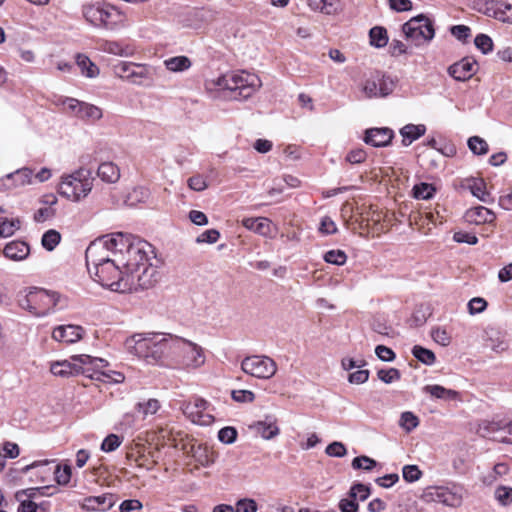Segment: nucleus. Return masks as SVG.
I'll list each match as a JSON object with an SVG mask.
<instances>
[{
  "instance_id": "61",
  "label": "nucleus",
  "mask_w": 512,
  "mask_h": 512,
  "mask_svg": "<svg viewBox=\"0 0 512 512\" xmlns=\"http://www.w3.org/2000/svg\"><path fill=\"white\" fill-rule=\"evenodd\" d=\"M326 454L331 457H344L347 453L346 447L341 442H332L326 447Z\"/></svg>"
},
{
  "instance_id": "19",
  "label": "nucleus",
  "mask_w": 512,
  "mask_h": 512,
  "mask_svg": "<svg viewBox=\"0 0 512 512\" xmlns=\"http://www.w3.org/2000/svg\"><path fill=\"white\" fill-rule=\"evenodd\" d=\"M109 363L106 360V364L103 366L89 365L90 372L86 373V376L100 382L104 383H122L125 380V376L123 373L114 371V370H104V368L108 367Z\"/></svg>"
},
{
  "instance_id": "21",
  "label": "nucleus",
  "mask_w": 512,
  "mask_h": 512,
  "mask_svg": "<svg viewBox=\"0 0 512 512\" xmlns=\"http://www.w3.org/2000/svg\"><path fill=\"white\" fill-rule=\"evenodd\" d=\"M251 428L266 440L276 437L280 432L277 421L272 416H267L264 420L257 421L251 426Z\"/></svg>"
},
{
  "instance_id": "2",
  "label": "nucleus",
  "mask_w": 512,
  "mask_h": 512,
  "mask_svg": "<svg viewBox=\"0 0 512 512\" xmlns=\"http://www.w3.org/2000/svg\"><path fill=\"white\" fill-rule=\"evenodd\" d=\"M173 335L161 333H136L125 341L127 351L148 364L170 361Z\"/></svg>"
},
{
  "instance_id": "29",
  "label": "nucleus",
  "mask_w": 512,
  "mask_h": 512,
  "mask_svg": "<svg viewBox=\"0 0 512 512\" xmlns=\"http://www.w3.org/2000/svg\"><path fill=\"white\" fill-rule=\"evenodd\" d=\"M103 116L102 109L96 105L82 102L77 118L85 121L95 122Z\"/></svg>"
},
{
  "instance_id": "13",
  "label": "nucleus",
  "mask_w": 512,
  "mask_h": 512,
  "mask_svg": "<svg viewBox=\"0 0 512 512\" xmlns=\"http://www.w3.org/2000/svg\"><path fill=\"white\" fill-rule=\"evenodd\" d=\"M394 88L395 82L391 77L377 74L365 81L363 92L368 98L386 97Z\"/></svg>"
},
{
  "instance_id": "12",
  "label": "nucleus",
  "mask_w": 512,
  "mask_h": 512,
  "mask_svg": "<svg viewBox=\"0 0 512 512\" xmlns=\"http://www.w3.org/2000/svg\"><path fill=\"white\" fill-rule=\"evenodd\" d=\"M209 402L200 397H192L181 405L184 415L193 423L208 426L213 423L214 417L207 413Z\"/></svg>"
},
{
  "instance_id": "11",
  "label": "nucleus",
  "mask_w": 512,
  "mask_h": 512,
  "mask_svg": "<svg viewBox=\"0 0 512 512\" xmlns=\"http://www.w3.org/2000/svg\"><path fill=\"white\" fill-rule=\"evenodd\" d=\"M114 71L118 77L136 85H144L147 80L152 79V67L145 64L123 61L114 66Z\"/></svg>"
},
{
  "instance_id": "35",
  "label": "nucleus",
  "mask_w": 512,
  "mask_h": 512,
  "mask_svg": "<svg viewBox=\"0 0 512 512\" xmlns=\"http://www.w3.org/2000/svg\"><path fill=\"white\" fill-rule=\"evenodd\" d=\"M370 44L377 48H382L388 43L387 31L385 28L375 26L369 32Z\"/></svg>"
},
{
  "instance_id": "37",
  "label": "nucleus",
  "mask_w": 512,
  "mask_h": 512,
  "mask_svg": "<svg viewBox=\"0 0 512 512\" xmlns=\"http://www.w3.org/2000/svg\"><path fill=\"white\" fill-rule=\"evenodd\" d=\"M101 49L104 52L118 55V56H130L132 54V50L126 46L123 47L119 42L116 41H104L101 44Z\"/></svg>"
},
{
  "instance_id": "1",
  "label": "nucleus",
  "mask_w": 512,
  "mask_h": 512,
  "mask_svg": "<svg viewBox=\"0 0 512 512\" xmlns=\"http://www.w3.org/2000/svg\"><path fill=\"white\" fill-rule=\"evenodd\" d=\"M154 247L128 233H111L92 241L85 259L93 279L112 291L125 293L153 287L159 278Z\"/></svg>"
},
{
  "instance_id": "7",
  "label": "nucleus",
  "mask_w": 512,
  "mask_h": 512,
  "mask_svg": "<svg viewBox=\"0 0 512 512\" xmlns=\"http://www.w3.org/2000/svg\"><path fill=\"white\" fill-rule=\"evenodd\" d=\"M106 360L103 358L92 357L87 354L73 355L68 360L56 361L51 364L50 371L53 375L59 377H70L75 375H85L90 372L89 365L103 366Z\"/></svg>"
},
{
  "instance_id": "55",
  "label": "nucleus",
  "mask_w": 512,
  "mask_h": 512,
  "mask_svg": "<svg viewBox=\"0 0 512 512\" xmlns=\"http://www.w3.org/2000/svg\"><path fill=\"white\" fill-rule=\"evenodd\" d=\"M402 475L407 482H415L420 479L422 472L416 465H405L402 469Z\"/></svg>"
},
{
  "instance_id": "52",
  "label": "nucleus",
  "mask_w": 512,
  "mask_h": 512,
  "mask_svg": "<svg viewBox=\"0 0 512 512\" xmlns=\"http://www.w3.org/2000/svg\"><path fill=\"white\" fill-rule=\"evenodd\" d=\"M20 221L14 219L0 218V230L3 232L4 237H9L14 234V232L19 229Z\"/></svg>"
},
{
  "instance_id": "31",
  "label": "nucleus",
  "mask_w": 512,
  "mask_h": 512,
  "mask_svg": "<svg viewBox=\"0 0 512 512\" xmlns=\"http://www.w3.org/2000/svg\"><path fill=\"white\" fill-rule=\"evenodd\" d=\"M8 174L12 175L11 182L15 184V188L32 183L33 171L30 168L23 167Z\"/></svg>"
},
{
  "instance_id": "38",
  "label": "nucleus",
  "mask_w": 512,
  "mask_h": 512,
  "mask_svg": "<svg viewBox=\"0 0 512 512\" xmlns=\"http://www.w3.org/2000/svg\"><path fill=\"white\" fill-rule=\"evenodd\" d=\"M33 489H27V490H20L17 491L15 494V497L18 501H20V504L18 506V512H36L37 511V505L31 501V500H22L23 496L28 495L31 497L33 495L32 493Z\"/></svg>"
},
{
  "instance_id": "47",
  "label": "nucleus",
  "mask_w": 512,
  "mask_h": 512,
  "mask_svg": "<svg viewBox=\"0 0 512 512\" xmlns=\"http://www.w3.org/2000/svg\"><path fill=\"white\" fill-rule=\"evenodd\" d=\"M136 408L144 417H146L148 415L155 414L160 408V403L157 399H149L143 403L139 402L136 405Z\"/></svg>"
},
{
  "instance_id": "20",
  "label": "nucleus",
  "mask_w": 512,
  "mask_h": 512,
  "mask_svg": "<svg viewBox=\"0 0 512 512\" xmlns=\"http://www.w3.org/2000/svg\"><path fill=\"white\" fill-rule=\"evenodd\" d=\"M485 13L495 19L512 24V5L504 4L494 0L486 2Z\"/></svg>"
},
{
  "instance_id": "18",
  "label": "nucleus",
  "mask_w": 512,
  "mask_h": 512,
  "mask_svg": "<svg viewBox=\"0 0 512 512\" xmlns=\"http://www.w3.org/2000/svg\"><path fill=\"white\" fill-rule=\"evenodd\" d=\"M101 18H103V22L100 27L109 30L116 29L126 21V16L118 8L106 3L101 5Z\"/></svg>"
},
{
  "instance_id": "33",
  "label": "nucleus",
  "mask_w": 512,
  "mask_h": 512,
  "mask_svg": "<svg viewBox=\"0 0 512 512\" xmlns=\"http://www.w3.org/2000/svg\"><path fill=\"white\" fill-rule=\"evenodd\" d=\"M423 390L437 399H455L458 395L455 390L447 389L441 385H426Z\"/></svg>"
},
{
  "instance_id": "17",
  "label": "nucleus",
  "mask_w": 512,
  "mask_h": 512,
  "mask_svg": "<svg viewBox=\"0 0 512 512\" xmlns=\"http://www.w3.org/2000/svg\"><path fill=\"white\" fill-rule=\"evenodd\" d=\"M84 334V329L78 325H60L52 332V338L55 341L66 344H73L79 341Z\"/></svg>"
},
{
  "instance_id": "32",
  "label": "nucleus",
  "mask_w": 512,
  "mask_h": 512,
  "mask_svg": "<svg viewBox=\"0 0 512 512\" xmlns=\"http://www.w3.org/2000/svg\"><path fill=\"white\" fill-rule=\"evenodd\" d=\"M76 63L81 69V73L89 78H94L99 74L98 67L86 55L78 54Z\"/></svg>"
},
{
  "instance_id": "24",
  "label": "nucleus",
  "mask_w": 512,
  "mask_h": 512,
  "mask_svg": "<svg viewBox=\"0 0 512 512\" xmlns=\"http://www.w3.org/2000/svg\"><path fill=\"white\" fill-rule=\"evenodd\" d=\"M506 423L503 421H483L479 425V433L483 437H489L497 441L495 437H505L502 433L507 431Z\"/></svg>"
},
{
  "instance_id": "22",
  "label": "nucleus",
  "mask_w": 512,
  "mask_h": 512,
  "mask_svg": "<svg viewBox=\"0 0 512 512\" xmlns=\"http://www.w3.org/2000/svg\"><path fill=\"white\" fill-rule=\"evenodd\" d=\"M465 218L470 223L480 225L484 223H492L496 219V215L493 211L484 206H477L467 210Z\"/></svg>"
},
{
  "instance_id": "40",
  "label": "nucleus",
  "mask_w": 512,
  "mask_h": 512,
  "mask_svg": "<svg viewBox=\"0 0 512 512\" xmlns=\"http://www.w3.org/2000/svg\"><path fill=\"white\" fill-rule=\"evenodd\" d=\"M150 197V190L143 186L135 187L127 196L131 204L145 203Z\"/></svg>"
},
{
  "instance_id": "10",
  "label": "nucleus",
  "mask_w": 512,
  "mask_h": 512,
  "mask_svg": "<svg viewBox=\"0 0 512 512\" xmlns=\"http://www.w3.org/2000/svg\"><path fill=\"white\" fill-rule=\"evenodd\" d=\"M241 369L250 376L259 379H269L275 375L277 365L275 361L268 356L252 355L242 360Z\"/></svg>"
},
{
  "instance_id": "62",
  "label": "nucleus",
  "mask_w": 512,
  "mask_h": 512,
  "mask_svg": "<svg viewBox=\"0 0 512 512\" xmlns=\"http://www.w3.org/2000/svg\"><path fill=\"white\" fill-rule=\"evenodd\" d=\"M375 354L377 357L384 362H392L396 358L395 352L384 345H378L375 348Z\"/></svg>"
},
{
  "instance_id": "23",
  "label": "nucleus",
  "mask_w": 512,
  "mask_h": 512,
  "mask_svg": "<svg viewBox=\"0 0 512 512\" xmlns=\"http://www.w3.org/2000/svg\"><path fill=\"white\" fill-rule=\"evenodd\" d=\"M30 253L29 245L24 241H11L3 249L6 258L13 261H21L27 258Z\"/></svg>"
},
{
  "instance_id": "48",
  "label": "nucleus",
  "mask_w": 512,
  "mask_h": 512,
  "mask_svg": "<svg viewBox=\"0 0 512 512\" xmlns=\"http://www.w3.org/2000/svg\"><path fill=\"white\" fill-rule=\"evenodd\" d=\"M377 376L386 384H391L401 378L400 371L396 368L380 369L377 372Z\"/></svg>"
},
{
  "instance_id": "36",
  "label": "nucleus",
  "mask_w": 512,
  "mask_h": 512,
  "mask_svg": "<svg viewBox=\"0 0 512 512\" xmlns=\"http://www.w3.org/2000/svg\"><path fill=\"white\" fill-rule=\"evenodd\" d=\"M412 355L425 365H433L436 361L434 352L420 345H415L412 348Z\"/></svg>"
},
{
  "instance_id": "54",
  "label": "nucleus",
  "mask_w": 512,
  "mask_h": 512,
  "mask_svg": "<svg viewBox=\"0 0 512 512\" xmlns=\"http://www.w3.org/2000/svg\"><path fill=\"white\" fill-rule=\"evenodd\" d=\"M413 191L415 198L427 200L433 196L435 189L430 184L421 183L415 185Z\"/></svg>"
},
{
  "instance_id": "15",
  "label": "nucleus",
  "mask_w": 512,
  "mask_h": 512,
  "mask_svg": "<svg viewBox=\"0 0 512 512\" xmlns=\"http://www.w3.org/2000/svg\"><path fill=\"white\" fill-rule=\"evenodd\" d=\"M477 70V62L465 57L448 68V74L457 81L469 80Z\"/></svg>"
},
{
  "instance_id": "27",
  "label": "nucleus",
  "mask_w": 512,
  "mask_h": 512,
  "mask_svg": "<svg viewBox=\"0 0 512 512\" xmlns=\"http://www.w3.org/2000/svg\"><path fill=\"white\" fill-rule=\"evenodd\" d=\"M468 188L472 195L478 198L480 201L484 203H492L493 198L491 194L486 191V183L481 178H472L469 180Z\"/></svg>"
},
{
  "instance_id": "3",
  "label": "nucleus",
  "mask_w": 512,
  "mask_h": 512,
  "mask_svg": "<svg viewBox=\"0 0 512 512\" xmlns=\"http://www.w3.org/2000/svg\"><path fill=\"white\" fill-rule=\"evenodd\" d=\"M19 306L36 317H44L67 307L66 298L42 288H31L18 295Z\"/></svg>"
},
{
  "instance_id": "64",
  "label": "nucleus",
  "mask_w": 512,
  "mask_h": 512,
  "mask_svg": "<svg viewBox=\"0 0 512 512\" xmlns=\"http://www.w3.org/2000/svg\"><path fill=\"white\" fill-rule=\"evenodd\" d=\"M339 510L341 512H358L359 503L353 498H344L339 501Z\"/></svg>"
},
{
  "instance_id": "8",
  "label": "nucleus",
  "mask_w": 512,
  "mask_h": 512,
  "mask_svg": "<svg viewBox=\"0 0 512 512\" xmlns=\"http://www.w3.org/2000/svg\"><path fill=\"white\" fill-rule=\"evenodd\" d=\"M466 491L457 483L446 486H430L423 493L426 502H436L451 508H458L462 505Z\"/></svg>"
},
{
  "instance_id": "42",
  "label": "nucleus",
  "mask_w": 512,
  "mask_h": 512,
  "mask_svg": "<svg viewBox=\"0 0 512 512\" xmlns=\"http://www.w3.org/2000/svg\"><path fill=\"white\" fill-rule=\"evenodd\" d=\"M467 144L471 152L475 155H485L489 150L487 142L479 136L470 137Z\"/></svg>"
},
{
  "instance_id": "39",
  "label": "nucleus",
  "mask_w": 512,
  "mask_h": 512,
  "mask_svg": "<svg viewBox=\"0 0 512 512\" xmlns=\"http://www.w3.org/2000/svg\"><path fill=\"white\" fill-rule=\"evenodd\" d=\"M494 498L501 506L512 504V487L500 485L494 491Z\"/></svg>"
},
{
  "instance_id": "46",
  "label": "nucleus",
  "mask_w": 512,
  "mask_h": 512,
  "mask_svg": "<svg viewBox=\"0 0 512 512\" xmlns=\"http://www.w3.org/2000/svg\"><path fill=\"white\" fill-rule=\"evenodd\" d=\"M370 495V488L362 483H355L349 490V497L354 500L364 501Z\"/></svg>"
},
{
  "instance_id": "45",
  "label": "nucleus",
  "mask_w": 512,
  "mask_h": 512,
  "mask_svg": "<svg viewBox=\"0 0 512 512\" xmlns=\"http://www.w3.org/2000/svg\"><path fill=\"white\" fill-rule=\"evenodd\" d=\"M351 466L355 470H365V471H371L377 466V462L365 455L355 457L352 460Z\"/></svg>"
},
{
  "instance_id": "49",
  "label": "nucleus",
  "mask_w": 512,
  "mask_h": 512,
  "mask_svg": "<svg viewBox=\"0 0 512 512\" xmlns=\"http://www.w3.org/2000/svg\"><path fill=\"white\" fill-rule=\"evenodd\" d=\"M431 337L437 344L444 347L451 343V335L446 329L441 327L433 328L431 330Z\"/></svg>"
},
{
  "instance_id": "28",
  "label": "nucleus",
  "mask_w": 512,
  "mask_h": 512,
  "mask_svg": "<svg viewBox=\"0 0 512 512\" xmlns=\"http://www.w3.org/2000/svg\"><path fill=\"white\" fill-rule=\"evenodd\" d=\"M242 225L260 235L266 236L270 232V221L264 217L244 218Z\"/></svg>"
},
{
  "instance_id": "53",
  "label": "nucleus",
  "mask_w": 512,
  "mask_h": 512,
  "mask_svg": "<svg viewBox=\"0 0 512 512\" xmlns=\"http://www.w3.org/2000/svg\"><path fill=\"white\" fill-rule=\"evenodd\" d=\"M54 475L55 480L59 485H66L71 479V467L69 465H64V467L61 468L60 465H56Z\"/></svg>"
},
{
  "instance_id": "63",
  "label": "nucleus",
  "mask_w": 512,
  "mask_h": 512,
  "mask_svg": "<svg viewBox=\"0 0 512 512\" xmlns=\"http://www.w3.org/2000/svg\"><path fill=\"white\" fill-rule=\"evenodd\" d=\"M235 512H256L257 504L253 499H241L236 503Z\"/></svg>"
},
{
  "instance_id": "41",
  "label": "nucleus",
  "mask_w": 512,
  "mask_h": 512,
  "mask_svg": "<svg viewBox=\"0 0 512 512\" xmlns=\"http://www.w3.org/2000/svg\"><path fill=\"white\" fill-rule=\"evenodd\" d=\"M60 240V233L54 229H50L43 234L41 243L46 250L52 251L59 244Z\"/></svg>"
},
{
  "instance_id": "60",
  "label": "nucleus",
  "mask_w": 512,
  "mask_h": 512,
  "mask_svg": "<svg viewBox=\"0 0 512 512\" xmlns=\"http://www.w3.org/2000/svg\"><path fill=\"white\" fill-rule=\"evenodd\" d=\"M367 158V153L362 148L353 149L346 155V161L350 164L363 163Z\"/></svg>"
},
{
  "instance_id": "25",
  "label": "nucleus",
  "mask_w": 512,
  "mask_h": 512,
  "mask_svg": "<svg viewBox=\"0 0 512 512\" xmlns=\"http://www.w3.org/2000/svg\"><path fill=\"white\" fill-rule=\"evenodd\" d=\"M426 132V126L423 124H407L400 129L402 136V145L407 147L414 141L422 137Z\"/></svg>"
},
{
  "instance_id": "44",
  "label": "nucleus",
  "mask_w": 512,
  "mask_h": 512,
  "mask_svg": "<svg viewBox=\"0 0 512 512\" xmlns=\"http://www.w3.org/2000/svg\"><path fill=\"white\" fill-rule=\"evenodd\" d=\"M509 472V466L506 463H497L493 470L484 477L483 482L487 485H491L493 482H495L498 477H502Z\"/></svg>"
},
{
  "instance_id": "30",
  "label": "nucleus",
  "mask_w": 512,
  "mask_h": 512,
  "mask_svg": "<svg viewBox=\"0 0 512 512\" xmlns=\"http://www.w3.org/2000/svg\"><path fill=\"white\" fill-rule=\"evenodd\" d=\"M101 3L84 5L82 14L84 18L93 26L100 27L103 18H101Z\"/></svg>"
},
{
  "instance_id": "5",
  "label": "nucleus",
  "mask_w": 512,
  "mask_h": 512,
  "mask_svg": "<svg viewBox=\"0 0 512 512\" xmlns=\"http://www.w3.org/2000/svg\"><path fill=\"white\" fill-rule=\"evenodd\" d=\"M93 180L92 171L81 167L71 174L62 175L58 193L70 201L79 202L91 192Z\"/></svg>"
},
{
  "instance_id": "6",
  "label": "nucleus",
  "mask_w": 512,
  "mask_h": 512,
  "mask_svg": "<svg viewBox=\"0 0 512 512\" xmlns=\"http://www.w3.org/2000/svg\"><path fill=\"white\" fill-rule=\"evenodd\" d=\"M170 362L184 368H198L205 363V355L196 343L173 335Z\"/></svg>"
},
{
  "instance_id": "56",
  "label": "nucleus",
  "mask_w": 512,
  "mask_h": 512,
  "mask_svg": "<svg viewBox=\"0 0 512 512\" xmlns=\"http://www.w3.org/2000/svg\"><path fill=\"white\" fill-rule=\"evenodd\" d=\"M237 437V430L234 427L227 426L219 430L218 439L225 444H232Z\"/></svg>"
},
{
  "instance_id": "9",
  "label": "nucleus",
  "mask_w": 512,
  "mask_h": 512,
  "mask_svg": "<svg viewBox=\"0 0 512 512\" xmlns=\"http://www.w3.org/2000/svg\"><path fill=\"white\" fill-rule=\"evenodd\" d=\"M402 31L406 39L417 46L420 45L422 41H431L435 35L432 21L423 14L413 17L404 23Z\"/></svg>"
},
{
  "instance_id": "26",
  "label": "nucleus",
  "mask_w": 512,
  "mask_h": 512,
  "mask_svg": "<svg viewBox=\"0 0 512 512\" xmlns=\"http://www.w3.org/2000/svg\"><path fill=\"white\" fill-rule=\"evenodd\" d=\"M97 176L103 182L113 184L120 179V169L113 162H103L97 169Z\"/></svg>"
},
{
  "instance_id": "59",
  "label": "nucleus",
  "mask_w": 512,
  "mask_h": 512,
  "mask_svg": "<svg viewBox=\"0 0 512 512\" xmlns=\"http://www.w3.org/2000/svg\"><path fill=\"white\" fill-rule=\"evenodd\" d=\"M231 397L238 403H251L255 399V394L250 390H233Z\"/></svg>"
},
{
  "instance_id": "58",
  "label": "nucleus",
  "mask_w": 512,
  "mask_h": 512,
  "mask_svg": "<svg viewBox=\"0 0 512 512\" xmlns=\"http://www.w3.org/2000/svg\"><path fill=\"white\" fill-rule=\"evenodd\" d=\"M60 102L67 112L77 117L83 101L77 100L75 98L65 97L61 99Z\"/></svg>"
},
{
  "instance_id": "34",
  "label": "nucleus",
  "mask_w": 512,
  "mask_h": 512,
  "mask_svg": "<svg viewBox=\"0 0 512 512\" xmlns=\"http://www.w3.org/2000/svg\"><path fill=\"white\" fill-rule=\"evenodd\" d=\"M166 68L172 72H181L191 67V61L186 56L171 57L164 62Z\"/></svg>"
},
{
  "instance_id": "51",
  "label": "nucleus",
  "mask_w": 512,
  "mask_h": 512,
  "mask_svg": "<svg viewBox=\"0 0 512 512\" xmlns=\"http://www.w3.org/2000/svg\"><path fill=\"white\" fill-rule=\"evenodd\" d=\"M474 44L483 54H488L493 50V41L486 34H478L474 39Z\"/></svg>"
},
{
  "instance_id": "43",
  "label": "nucleus",
  "mask_w": 512,
  "mask_h": 512,
  "mask_svg": "<svg viewBox=\"0 0 512 512\" xmlns=\"http://www.w3.org/2000/svg\"><path fill=\"white\" fill-rule=\"evenodd\" d=\"M399 425L406 432H411L419 425V419L414 413L406 411L401 414Z\"/></svg>"
},
{
  "instance_id": "50",
  "label": "nucleus",
  "mask_w": 512,
  "mask_h": 512,
  "mask_svg": "<svg viewBox=\"0 0 512 512\" xmlns=\"http://www.w3.org/2000/svg\"><path fill=\"white\" fill-rule=\"evenodd\" d=\"M324 260L327 263L341 266L345 264L347 256L345 252L342 250H330L324 254Z\"/></svg>"
},
{
  "instance_id": "57",
  "label": "nucleus",
  "mask_w": 512,
  "mask_h": 512,
  "mask_svg": "<svg viewBox=\"0 0 512 512\" xmlns=\"http://www.w3.org/2000/svg\"><path fill=\"white\" fill-rule=\"evenodd\" d=\"M121 443L122 441L119 436L116 434H110L103 440L101 450L104 452H112L116 450Z\"/></svg>"
},
{
  "instance_id": "14",
  "label": "nucleus",
  "mask_w": 512,
  "mask_h": 512,
  "mask_svg": "<svg viewBox=\"0 0 512 512\" xmlns=\"http://www.w3.org/2000/svg\"><path fill=\"white\" fill-rule=\"evenodd\" d=\"M118 497L113 493L84 498L81 508L87 511L105 512L110 510L117 502Z\"/></svg>"
},
{
  "instance_id": "16",
  "label": "nucleus",
  "mask_w": 512,
  "mask_h": 512,
  "mask_svg": "<svg viewBox=\"0 0 512 512\" xmlns=\"http://www.w3.org/2000/svg\"><path fill=\"white\" fill-rule=\"evenodd\" d=\"M394 137L392 129L387 127L370 128L365 131L364 142L373 147H386Z\"/></svg>"
},
{
  "instance_id": "4",
  "label": "nucleus",
  "mask_w": 512,
  "mask_h": 512,
  "mask_svg": "<svg viewBox=\"0 0 512 512\" xmlns=\"http://www.w3.org/2000/svg\"><path fill=\"white\" fill-rule=\"evenodd\" d=\"M215 85L230 91V97L234 100H246L261 87V80L255 74L242 71L219 77Z\"/></svg>"
}]
</instances>
